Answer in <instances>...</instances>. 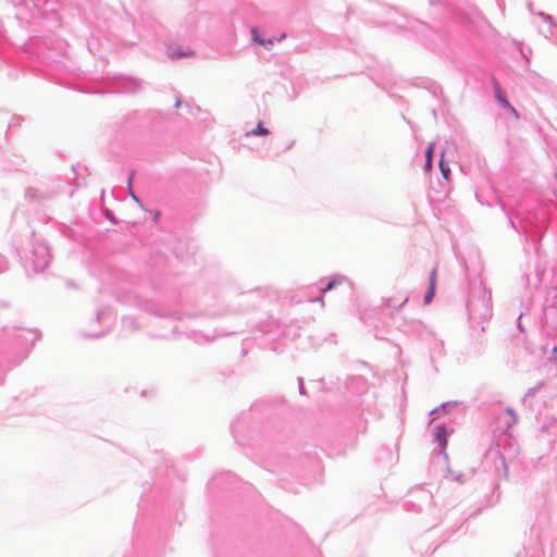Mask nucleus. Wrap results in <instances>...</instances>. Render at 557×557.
Here are the masks:
<instances>
[{"label": "nucleus", "instance_id": "nucleus-7", "mask_svg": "<svg viewBox=\"0 0 557 557\" xmlns=\"http://www.w3.org/2000/svg\"><path fill=\"white\" fill-rule=\"evenodd\" d=\"M440 168H441V172H442L443 176H444L445 178H447V175H448V173H449V169H447V168H445V166H444L443 161H441V163H440Z\"/></svg>", "mask_w": 557, "mask_h": 557}, {"label": "nucleus", "instance_id": "nucleus-14", "mask_svg": "<svg viewBox=\"0 0 557 557\" xmlns=\"http://www.w3.org/2000/svg\"><path fill=\"white\" fill-rule=\"evenodd\" d=\"M317 300H318V302L323 304V299L321 297H319Z\"/></svg>", "mask_w": 557, "mask_h": 557}, {"label": "nucleus", "instance_id": "nucleus-3", "mask_svg": "<svg viewBox=\"0 0 557 557\" xmlns=\"http://www.w3.org/2000/svg\"><path fill=\"white\" fill-rule=\"evenodd\" d=\"M269 133H270L269 129L263 126L262 122H259L255 129L247 133V136H250V135L267 136Z\"/></svg>", "mask_w": 557, "mask_h": 557}, {"label": "nucleus", "instance_id": "nucleus-1", "mask_svg": "<svg viewBox=\"0 0 557 557\" xmlns=\"http://www.w3.org/2000/svg\"><path fill=\"white\" fill-rule=\"evenodd\" d=\"M436 283H437V271H436V269H433L430 273L429 289H428L426 294L424 295L425 304L431 302L432 298L434 297L435 290H436Z\"/></svg>", "mask_w": 557, "mask_h": 557}, {"label": "nucleus", "instance_id": "nucleus-12", "mask_svg": "<svg viewBox=\"0 0 557 557\" xmlns=\"http://www.w3.org/2000/svg\"><path fill=\"white\" fill-rule=\"evenodd\" d=\"M170 55H171L172 59H176L177 57L183 55V54L182 53H176V52H171Z\"/></svg>", "mask_w": 557, "mask_h": 557}, {"label": "nucleus", "instance_id": "nucleus-4", "mask_svg": "<svg viewBox=\"0 0 557 557\" xmlns=\"http://www.w3.org/2000/svg\"><path fill=\"white\" fill-rule=\"evenodd\" d=\"M434 148H435L434 143H431L425 151V158H426L425 168H426V170H430L432 168V156L434 152Z\"/></svg>", "mask_w": 557, "mask_h": 557}, {"label": "nucleus", "instance_id": "nucleus-2", "mask_svg": "<svg viewBox=\"0 0 557 557\" xmlns=\"http://www.w3.org/2000/svg\"><path fill=\"white\" fill-rule=\"evenodd\" d=\"M447 431L444 425L436 426L435 438L442 445V453L446 456L445 448L447 445Z\"/></svg>", "mask_w": 557, "mask_h": 557}, {"label": "nucleus", "instance_id": "nucleus-9", "mask_svg": "<svg viewBox=\"0 0 557 557\" xmlns=\"http://www.w3.org/2000/svg\"><path fill=\"white\" fill-rule=\"evenodd\" d=\"M106 216L109 221L113 222V223H116L114 216H113V213L110 211V210H106Z\"/></svg>", "mask_w": 557, "mask_h": 557}, {"label": "nucleus", "instance_id": "nucleus-8", "mask_svg": "<svg viewBox=\"0 0 557 557\" xmlns=\"http://www.w3.org/2000/svg\"><path fill=\"white\" fill-rule=\"evenodd\" d=\"M506 109H508L516 119H519V113L511 104H509V107H507Z\"/></svg>", "mask_w": 557, "mask_h": 557}, {"label": "nucleus", "instance_id": "nucleus-5", "mask_svg": "<svg viewBox=\"0 0 557 557\" xmlns=\"http://www.w3.org/2000/svg\"><path fill=\"white\" fill-rule=\"evenodd\" d=\"M495 96H496L497 100L502 103V106L504 108L509 107L510 103L506 99L503 90L500 89V87L498 85H496V87H495Z\"/></svg>", "mask_w": 557, "mask_h": 557}, {"label": "nucleus", "instance_id": "nucleus-6", "mask_svg": "<svg viewBox=\"0 0 557 557\" xmlns=\"http://www.w3.org/2000/svg\"><path fill=\"white\" fill-rule=\"evenodd\" d=\"M251 35H252V39L256 41V42H259L260 45H265L264 40L260 39L259 38V35H258V30L257 29H252L251 30Z\"/></svg>", "mask_w": 557, "mask_h": 557}, {"label": "nucleus", "instance_id": "nucleus-13", "mask_svg": "<svg viewBox=\"0 0 557 557\" xmlns=\"http://www.w3.org/2000/svg\"><path fill=\"white\" fill-rule=\"evenodd\" d=\"M181 107V101L180 100H176L175 102V108H180Z\"/></svg>", "mask_w": 557, "mask_h": 557}, {"label": "nucleus", "instance_id": "nucleus-10", "mask_svg": "<svg viewBox=\"0 0 557 557\" xmlns=\"http://www.w3.org/2000/svg\"><path fill=\"white\" fill-rule=\"evenodd\" d=\"M334 285H335V281H331V282L326 285V287H324V288L322 289V293H327L329 290H331V289L333 288V286H334Z\"/></svg>", "mask_w": 557, "mask_h": 557}, {"label": "nucleus", "instance_id": "nucleus-11", "mask_svg": "<svg viewBox=\"0 0 557 557\" xmlns=\"http://www.w3.org/2000/svg\"><path fill=\"white\" fill-rule=\"evenodd\" d=\"M265 45H263L264 47L269 48L270 46L273 45V40L269 39V40H264Z\"/></svg>", "mask_w": 557, "mask_h": 557}]
</instances>
